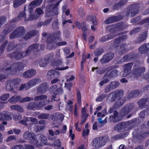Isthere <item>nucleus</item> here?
Wrapping results in <instances>:
<instances>
[{
  "label": "nucleus",
  "mask_w": 149,
  "mask_h": 149,
  "mask_svg": "<svg viewBox=\"0 0 149 149\" xmlns=\"http://www.w3.org/2000/svg\"><path fill=\"white\" fill-rule=\"evenodd\" d=\"M78 13L79 15L81 16H82L84 15V12L82 8H79L78 10Z\"/></svg>",
  "instance_id": "c85d7f7f"
},
{
  "label": "nucleus",
  "mask_w": 149,
  "mask_h": 149,
  "mask_svg": "<svg viewBox=\"0 0 149 149\" xmlns=\"http://www.w3.org/2000/svg\"><path fill=\"white\" fill-rule=\"evenodd\" d=\"M77 99L78 103L80 105L81 104V95L79 91H78L77 92Z\"/></svg>",
  "instance_id": "bb28decb"
},
{
  "label": "nucleus",
  "mask_w": 149,
  "mask_h": 149,
  "mask_svg": "<svg viewBox=\"0 0 149 149\" xmlns=\"http://www.w3.org/2000/svg\"><path fill=\"white\" fill-rule=\"evenodd\" d=\"M89 132V130L88 129L84 130L83 131L82 135L83 136H87Z\"/></svg>",
  "instance_id": "e433bc0d"
},
{
  "label": "nucleus",
  "mask_w": 149,
  "mask_h": 149,
  "mask_svg": "<svg viewBox=\"0 0 149 149\" xmlns=\"http://www.w3.org/2000/svg\"><path fill=\"white\" fill-rule=\"evenodd\" d=\"M114 57L113 54L110 53L104 55L100 60L102 63H107L111 60Z\"/></svg>",
  "instance_id": "0eeeda50"
},
{
  "label": "nucleus",
  "mask_w": 149,
  "mask_h": 149,
  "mask_svg": "<svg viewBox=\"0 0 149 149\" xmlns=\"http://www.w3.org/2000/svg\"><path fill=\"white\" fill-rule=\"evenodd\" d=\"M106 109H104L101 112H100L98 113L97 114V116L99 117H103L105 116L106 114Z\"/></svg>",
  "instance_id": "5701e85b"
},
{
  "label": "nucleus",
  "mask_w": 149,
  "mask_h": 149,
  "mask_svg": "<svg viewBox=\"0 0 149 149\" xmlns=\"http://www.w3.org/2000/svg\"><path fill=\"white\" fill-rule=\"evenodd\" d=\"M25 1L26 0H15L13 4L14 7H17L24 3Z\"/></svg>",
  "instance_id": "2eb2a0df"
},
{
  "label": "nucleus",
  "mask_w": 149,
  "mask_h": 149,
  "mask_svg": "<svg viewBox=\"0 0 149 149\" xmlns=\"http://www.w3.org/2000/svg\"><path fill=\"white\" fill-rule=\"evenodd\" d=\"M74 78H75V77L74 76H72L69 79H67V81H72V80H74Z\"/></svg>",
  "instance_id": "774afa93"
},
{
  "label": "nucleus",
  "mask_w": 149,
  "mask_h": 149,
  "mask_svg": "<svg viewBox=\"0 0 149 149\" xmlns=\"http://www.w3.org/2000/svg\"><path fill=\"white\" fill-rule=\"evenodd\" d=\"M112 88L111 86H107L105 88V91L106 92H108Z\"/></svg>",
  "instance_id": "3c124183"
},
{
  "label": "nucleus",
  "mask_w": 149,
  "mask_h": 149,
  "mask_svg": "<svg viewBox=\"0 0 149 149\" xmlns=\"http://www.w3.org/2000/svg\"><path fill=\"white\" fill-rule=\"evenodd\" d=\"M39 81L37 79H34L30 80L26 84L25 89L28 88L38 82Z\"/></svg>",
  "instance_id": "f8f14e48"
},
{
  "label": "nucleus",
  "mask_w": 149,
  "mask_h": 149,
  "mask_svg": "<svg viewBox=\"0 0 149 149\" xmlns=\"http://www.w3.org/2000/svg\"><path fill=\"white\" fill-rule=\"evenodd\" d=\"M34 49V45H32L29 47L26 51L25 53L21 52L18 53L16 54L15 57V59L17 60H19L23 58L25 56H27L31 52V50Z\"/></svg>",
  "instance_id": "39448f33"
},
{
  "label": "nucleus",
  "mask_w": 149,
  "mask_h": 149,
  "mask_svg": "<svg viewBox=\"0 0 149 149\" xmlns=\"http://www.w3.org/2000/svg\"><path fill=\"white\" fill-rule=\"evenodd\" d=\"M108 141L106 137H104L100 139L96 138L94 139L92 142L93 145L95 147H99L104 145Z\"/></svg>",
  "instance_id": "7ed1b4c3"
},
{
  "label": "nucleus",
  "mask_w": 149,
  "mask_h": 149,
  "mask_svg": "<svg viewBox=\"0 0 149 149\" xmlns=\"http://www.w3.org/2000/svg\"><path fill=\"white\" fill-rule=\"evenodd\" d=\"M56 141H57V143H54V145L55 146H60V141H59V139H58V140H57Z\"/></svg>",
  "instance_id": "e2e57ef3"
},
{
  "label": "nucleus",
  "mask_w": 149,
  "mask_h": 149,
  "mask_svg": "<svg viewBox=\"0 0 149 149\" xmlns=\"http://www.w3.org/2000/svg\"><path fill=\"white\" fill-rule=\"evenodd\" d=\"M98 121L99 123H100L102 124H104V121L102 120L101 118H99L98 120Z\"/></svg>",
  "instance_id": "69168bd1"
},
{
  "label": "nucleus",
  "mask_w": 149,
  "mask_h": 149,
  "mask_svg": "<svg viewBox=\"0 0 149 149\" xmlns=\"http://www.w3.org/2000/svg\"><path fill=\"white\" fill-rule=\"evenodd\" d=\"M34 148V147L32 146L26 145L25 148V149H33Z\"/></svg>",
  "instance_id": "864d4df0"
},
{
  "label": "nucleus",
  "mask_w": 149,
  "mask_h": 149,
  "mask_svg": "<svg viewBox=\"0 0 149 149\" xmlns=\"http://www.w3.org/2000/svg\"><path fill=\"white\" fill-rule=\"evenodd\" d=\"M20 82V80L19 79L8 81L6 87V90L8 91H11L13 89V86L19 83Z\"/></svg>",
  "instance_id": "423d86ee"
},
{
  "label": "nucleus",
  "mask_w": 149,
  "mask_h": 149,
  "mask_svg": "<svg viewBox=\"0 0 149 149\" xmlns=\"http://www.w3.org/2000/svg\"><path fill=\"white\" fill-rule=\"evenodd\" d=\"M36 73V71L33 70H29L25 72L22 74L23 77L25 78H29L34 76Z\"/></svg>",
  "instance_id": "9d476101"
},
{
  "label": "nucleus",
  "mask_w": 149,
  "mask_h": 149,
  "mask_svg": "<svg viewBox=\"0 0 149 149\" xmlns=\"http://www.w3.org/2000/svg\"><path fill=\"white\" fill-rule=\"evenodd\" d=\"M21 97L19 96H15L11 97L9 100V101L12 103H15L19 101Z\"/></svg>",
  "instance_id": "f3484780"
},
{
  "label": "nucleus",
  "mask_w": 149,
  "mask_h": 149,
  "mask_svg": "<svg viewBox=\"0 0 149 149\" xmlns=\"http://www.w3.org/2000/svg\"><path fill=\"white\" fill-rule=\"evenodd\" d=\"M47 96L45 95H42L40 96H37L34 98L35 101H39L47 98Z\"/></svg>",
  "instance_id": "4be33fe9"
},
{
  "label": "nucleus",
  "mask_w": 149,
  "mask_h": 149,
  "mask_svg": "<svg viewBox=\"0 0 149 149\" xmlns=\"http://www.w3.org/2000/svg\"><path fill=\"white\" fill-rule=\"evenodd\" d=\"M130 72L127 70L126 69H124L123 72V77H125L128 75L130 73Z\"/></svg>",
  "instance_id": "f704fd0d"
},
{
  "label": "nucleus",
  "mask_w": 149,
  "mask_h": 149,
  "mask_svg": "<svg viewBox=\"0 0 149 149\" xmlns=\"http://www.w3.org/2000/svg\"><path fill=\"white\" fill-rule=\"evenodd\" d=\"M22 68V63H15L11 67L7 69V70H10L11 74H14L19 72Z\"/></svg>",
  "instance_id": "20e7f679"
},
{
  "label": "nucleus",
  "mask_w": 149,
  "mask_h": 149,
  "mask_svg": "<svg viewBox=\"0 0 149 149\" xmlns=\"http://www.w3.org/2000/svg\"><path fill=\"white\" fill-rule=\"evenodd\" d=\"M42 0H37L32 2L31 4V6H38L40 5L42 2Z\"/></svg>",
  "instance_id": "b1692460"
},
{
  "label": "nucleus",
  "mask_w": 149,
  "mask_h": 149,
  "mask_svg": "<svg viewBox=\"0 0 149 149\" xmlns=\"http://www.w3.org/2000/svg\"><path fill=\"white\" fill-rule=\"evenodd\" d=\"M39 64L41 67H43L47 65V63L45 60H42L40 62Z\"/></svg>",
  "instance_id": "72a5a7b5"
},
{
  "label": "nucleus",
  "mask_w": 149,
  "mask_h": 149,
  "mask_svg": "<svg viewBox=\"0 0 149 149\" xmlns=\"http://www.w3.org/2000/svg\"><path fill=\"white\" fill-rule=\"evenodd\" d=\"M108 81V80L107 79H105L103 81L100 82L99 84L101 86H102L104 84L107 83Z\"/></svg>",
  "instance_id": "c03bdc74"
},
{
  "label": "nucleus",
  "mask_w": 149,
  "mask_h": 149,
  "mask_svg": "<svg viewBox=\"0 0 149 149\" xmlns=\"http://www.w3.org/2000/svg\"><path fill=\"white\" fill-rule=\"evenodd\" d=\"M72 22V21H71V20L70 19H69L64 21L63 22V24H65L67 23H71Z\"/></svg>",
  "instance_id": "bf43d9fd"
},
{
  "label": "nucleus",
  "mask_w": 149,
  "mask_h": 149,
  "mask_svg": "<svg viewBox=\"0 0 149 149\" xmlns=\"http://www.w3.org/2000/svg\"><path fill=\"white\" fill-rule=\"evenodd\" d=\"M119 85V83L117 81H113L111 83V86L112 89L115 88Z\"/></svg>",
  "instance_id": "393cba45"
},
{
  "label": "nucleus",
  "mask_w": 149,
  "mask_h": 149,
  "mask_svg": "<svg viewBox=\"0 0 149 149\" xmlns=\"http://www.w3.org/2000/svg\"><path fill=\"white\" fill-rule=\"evenodd\" d=\"M10 108L12 110H15L20 112H22L23 111L22 108L19 105H12L10 106Z\"/></svg>",
  "instance_id": "6ab92c4d"
},
{
  "label": "nucleus",
  "mask_w": 149,
  "mask_h": 149,
  "mask_svg": "<svg viewBox=\"0 0 149 149\" xmlns=\"http://www.w3.org/2000/svg\"><path fill=\"white\" fill-rule=\"evenodd\" d=\"M72 85V83L69 82L68 83L65 84V86L68 89H69L71 87Z\"/></svg>",
  "instance_id": "79ce46f5"
},
{
  "label": "nucleus",
  "mask_w": 149,
  "mask_h": 149,
  "mask_svg": "<svg viewBox=\"0 0 149 149\" xmlns=\"http://www.w3.org/2000/svg\"><path fill=\"white\" fill-rule=\"evenodd\" d=\"M86 58H85V55L84 54H83L82 55V61L81 62V67L82 66L83 64L85 62L86 60Z\"/></svg>",
  "instance_id": "37998d69"
},
{
  "label": "nucleus",
  "mask_w": 149,
  "mask_h": 149,
  "mask_svg": "<svg viewBox=\"0 0 149 149\" xmlns=\"http://www.w3.org/2000/svg\"><path fill=\"white\" fill-rule=\"evenodd\" d=\"M48 86V84L46 83H44L41 84L37 89L38 93H45Z\"/></svg>",
  "instance_id": "1a4fd4ad"
},
{
  "label": "nucleus",
  "mask_w": 149,
  "mask_h": 149,
  "mask_svg": "<svg viewBox=\"0 0 149 149\" xmlns=\"http://www.w3.org/2000/svg\"><path fill=\"white\" fill-rule=\"evenodd\" d=\"M56 45L59 46L65 45L66 44V42H58L56 43Z\"/></svg>",
  "instance_id": "de8ad7c7"
},
{
  "label": "nucleus",
  "mask_w": 149,
  "mask_h": 149,
  "mask_svg": "<svg viewBox=\"0 0 149 149\" xmlns=\"http://www.w3.org/2000/svg\"><path fill=\"white\" fill-rule=\"evenodd\" d=\"M27 120L28 121H31L33 123H35L37 122V120L36 119L31 117L27 118Z\"/></svg>",
  "instance_id": "c9c22d12"
},
{
  "label": "nucleus",
  "mask_w": 149,
  "mask_h": 149,
  "mask_svg": "<svg viewBox=\"0 0 149 149\" xmlns=\"http://www.w3.org/2000/svg\"><path fill=\"white\" fill-rule=\"evenodd\" d=\"M87 118V117H82V120L81 122V125L83 124L86 122Z\"/></svg>",
  "instance_id": "09e8293b"
},
{
  "label": "nucleus",
  "mask_w": 149,
  "mask_h": 149,
  "mask_svg": "<svg viewBox=\"0 0 149 149\" xmlns=\"http://www.w3.org/2000/svg\"><path fill=\"white\" fill-rule=\"evenodd\" d=\"M69 136L71 137L72 140H73L74 138V134L72 133V127L70 128L69 132Z\"/></svg>",
  "instance_id": "473e14b6"
},
{
  "label": "nucleus",
  "mask_w": 149,
  "mask_h": 149,
  "mask_svg": "<svg viewBox=\"0 0 149 149\" xmlns=\"http://www.w3.org/2000/svg\"><path fill=\"white\" fill-rule=\"evenodd\" d=\"M14 139V137L13 136H9L8 138L7 139V141L8 142Z\"/></svg>",
  "instance_id": "4d7b16f0"
},
{
  "label": "nucleus",
  "mask_w": 149,
  "mask_h": 149,
  "mask_svg": "<svg viewBox=\"0 0 149 149\" xmlns=\"http://www.w3.org/2000/svg\"><path fill=\"white\" fill-rule=\"evenodd\" d=\"M30 142L37 146H43L47 143L46 137L44 135H36L34 134H32Z\"/></svg>",
  "instance_id": "f257e3e1"
},
{
  "label": "nucleus",
  "mask_w": 149,
  "mask_h": 149,
  "mask_svg": "<svg viewBox=\"0 0 149 149\" xmlns=\"http://www.w3.org/2000/svg\"><path fill=\"white\" fill-rule=\"evenodd\" d=\"M132 66V63H128L125 65L124 66V69H126L127 70L130 72Z\"/></svg>",
  "instance_id": "a878e982"
},
{
  "label": "nucleus",
  "mask_w": 149,
  "mask_h": 149,
  "mask_svg": "<svg viewBox=\"0 0 149 149\" xmlns=\"http://www.w3.org/2000/svg\"><path fill=\"white\" fill-rule=\"evenodd\" d=\"M86 110L85 107H83L82 109L81 113L82 114V117H88V115L86 113Z\"/></svg>",
  "instance_id": "2f4dec72"
},
{
  "label": "nucleus",
  "mask_w": 149,
  "mask_h": 149,
  "mask_svg": "<svg viewBox=\"0 0 149 149\" xmlns=\"http://www.w3.org/2000/svg\"><path fill=\"white\" fill-rule=\"evenodd\" d=\"M23 101L25 102H28L33 100V98L29 97H26L23 99Z\"/></svg>",
  "instance_id": "49530a36"
},
{
  "label": "nucleus",
  "mask_w": 149,
  "mask_h": 149,
  "mask_svg": "<svg viewBox=\"0 0 149 149\" xmlns=\"http://www.w3.org/2000/svg\"><path fill=\"white\" fill-rule=\"evenodd\" d=\"M147 46V44L143 45L139 48V52L142 53H145L147 52V50L148 49L147 47H145L144 46Z\"/></svg>",
  "instance_id": "a211bd4d"
},
{
  "label": "nucleus",
  "mask_w": 149,
  "mask_h": 149,
  "mask_svg": "<svg viewBox=\"0 0 149 149\" xmlns=\"http://www.w3.org/2000/svg\"><path fill=\"white\" fill-rule=\"evenodd\" d=\"M12 149H23V148L20 145H17L13 147Z\"/></svg>",
  "instance_id": "ea45409f"
},
{
  "label": "nucleus",
  "mask_w": 149,
  "mask_h": 149,
  "mask_svg": "<svg viewBox=\"0 0 149 149\" xmlns=\"http://www.w3.org/2000/svg\"><path fill=\"white\" fill-rule=\"evenodd\" d=\"M125 124L124 123H119L117 125L118 126V129H120L122 128V126L125 125Z\"/></svg>",
  "instance_id": "6e6d98bb"
},
{
  "label": "nucleus",
  "mask_w": 149,
  "mask_h": 149,
  "mask_svg": "<svg viewBox=\"0 0 149 149\" xmlns=\"http://www.w3.org/2000/svg\"><path fill=\"white\" fill-rule=\"evenodd\" d=\"M76 24L77 25V27L79 28H81V24L80 23H79L78 22H76Z\"/></svg>",
  "instance_id": "338daca9"
},
{
  "label": "nucleus",
  "mask_w": 149,
  "mask_h": 149,
  "mask_svg": "<svg viewBox=\"0 0 149 149\" xmlns=\"http://www.w3.org/2000/svg\"><path fill=\"white\" fill-rule=\"evenodd\" d=\"M77 105H75V107L74 109V114L76 116H77L78 115V113H77Z\"/></svg>",
  "instance_id": "603ef678"
},
{
  "label": "nucleus",
  "mask_w": 149,
  "mask_h": 149,
  "mask_svg": "<svg viewBox=\"0 0 149 149\" xmlns=\"http://www.w3.org/2000/svg\"><path fill=\"white\" fill-rule=\"evenodd\" d=\"M88 20H90L92 22L93 24L95 25L97 24L96 19L94 16H88L87 17Z\"/></svg>",
  "instance_id": "aec40b11"
},
{
  "label": "nucleus",
  "mask_w": 149,
  "mask_h": 149,
  "mask_svg": "<svg viewBox=\"0 0 149 149\" xmlns=\"http://www.w3.org/2000/svg\"><path fill=\"white\" fill-rule=\"evenodd\" d=\"M97 122H95L94 123V124L93 125V129L94 130H96L97 129Z\"/></svg>",
  "instance_id": "13d9d810"
},
{
  "label": "nucleus",
  "mask_w": 149,
  "mask_h": 149,
  "mask_svg": "<svg viewBox=\"0 0 149 149\" xmlns=\"http://www.w3.org/2000/svg\"><path fill=\"white\" fill-rule=\"evenodd\" d=\"M36 12L39 15H41L43 13L42 10L40 8H38L36 9Z\"/></svg>",
  "instance_id": "a19ab883"
},
{
  "label": "nucleus",
  "mask_w": 149,
  "mask_h": 149,
  "mask_svg": "<svg viewBox=\"0 0 149 149\" xmlns=\"http://www.w3.org/2000/svg\"><path fill=\"white\" fill-rule=\"evenodd\" d=\"M53 108L52 105H49L46 107H45V109L47 110H50Z\"/></svg>",
  "instance_id": "5fc2aeb1"
},
{
  "label": "nucleus",
  "mask_w": 149,
  "mask_h": 149,
  "mask_svg": "<svg viewBox=\"0 0 149 149\" xmlns=\"http://www.w3.org/2000/svg\"><path fill=\"white\" fill-rule=\"evenodd\" d=\"M145 69L144 67H142L141 68L137 69L135 72V74H136L137 73H142L145 71Z\"/></svg>",
  "instance_id": "7c9ffc66"
},
{
  "label": "nucleus",
  "mask_w": 149,
  "mask_h": 149,
  "mask_svg": "<svg viewBox=\"0 0 149 149\" xmlns=\"http://www.w3.org/2000/svg\"><path fill=\"white\" fill-rule=\"evenodd\" d=\"M60 74L59 72L58 71L55 70H51L48 72L47 77L49 79L56 77L51 81V83L52 84H54L59 81V79L58 77L60 76Z\"/></svg>",
  "instance_id": "f03ea898"
},
{
  "label": "nucleus",
  "mask_w": 149,
  "mask_h": 149,
  "mask_svg": "<svg viewBox=\"0 0 149 149\" xmlns=\"http://www.w3.org/2000/svg\"><path fill=\"white\" fill-rule=\"evenodd\" d=\"M113 22L111 17L109 18L106 20L105 21V23L107 24H108L112 22Z\"/></svg>",
  "instance_id": "4c0bfd02"
},
{
  "label": "nucleus",
  "mask_w": 149,
  "mask_h": 149,
  "mask_svg": "<svg viewBox=\"0 0 149 149\" xmlns=\"http://www.w3.org/2000/svg\"><path fill=\"white\" fill-rule=\"evenodd\" d=\"M118 113L117 111H115L113 113V116H111L110 118V119H112V118H116V116L118 115Z\"/></svg>",
  "instance_id": "a18cd8bd"
},
{
  "label": "nucleus",
  "mask_w": 149,
  "mask_h": 149,
  "mask_svg": "<svg viewBox=\"0 0 149 149\" xmlns=\"http://www.w3.org/2000/svg\"><path fill=\"white\" fill-rule=\"evenodd\" d=\"M67 129V127L66 125H64L63 127V129L60 132L62 133H64L65 132Z\"/></svg>",
  "instance_id": "8fccbe9b"
},
{
  "label": "nucleus",
  "mask_w": 149,
  "mask_h": 149,
  "mask_svg": "<svg viewBox=\"0 0 149 149\" xmlns=\"http://www.w3.org/2000/svg\"><path fill=\"white\" fill-rule=\"evenodd\" d=\"M104 97H103L102 95L98 96L96 99V101L97 102L101 101L103 100Z\"/></svg>",
  "instance_id": "58836bf2"
},
{
  "label": "nucleus",
  "mask_w": 149,
  "mask_h": 149,
  "mask_svg": "<svg viewBox=\"0 0 149 149\" xmlns=\"http://www.w3.org/2000/svg\"><path fill=\"white\" fill-rule=\"evenodd\" d=\"M13 131H14V132L16 134H18L20 132V130H19L14 129Z\"/></svg>",
  "instance_id": "0e129e2a"
},
{
  "label": "nucleus",
  "mask_w": 149,
  "mask_h": 149,
  "mask_svg": "<svg viewBox=\"0 0 149 149\" xmlns=\"http://www.w3.org/2000/svg\"><path fill=\"white\" fill-rule=\"evenodd\" d=\"M50 88L53 92L56 95L58 94L61 93L62 92V88L60 87L57 88V86L56 85L53 86L51 87Z\"/></svg>",
  "instance_id": "9b49d317"
},
{
  "label": "nucleus",
  "mask_w": 149,
  "mask_h": 149,
  "mask_svg": "<svg viewBox=\"0 0 149 149\" xmlns=\"http://www.w3.org/2000/svg\"><path fill=\"white\" fill-rule=\"evenodd\" d=\"M94 39V37L93 36H91L89 38V41L90 42H92L93 41Z\"/></svg>",
  "instance_id": "052dcab7"
},
{
  "label": "nucleus",
  "mask_w": 149,
  "mask_h": 149,
  "mask_svg": "<svg viewBox=\"0 0 149 149\" xmlns=\"http://www.w3.org/2000/svg\"><path fill=\"white\" fill-rule=\"evenodd\" d=\"M32 134H31L29 132H26L24 134V139L29 140V141L32 136Z\"/></svg>",
  "instance_id": "412c9836"
},
{
  "label": "nucleus",
  "mask_w": 149,
  "mask_h": 149,
  "mask_svg": "<svg viewBox=\"0 0 149 149\" xmlns=\"http://www.w3.org/2000/svg\"><path fill=\"white\" fill-rule=\"evenodd\" d=\"M25 84H22L19 88V90L20 91L23 90L24 87H25Z\"/></svg>",
  "instance_id": "680f3d73"
},
{
  "label": "nucleus",
  "mask_w": 149,
  "mask_h": 149,
  "mask_svg": "<svg viewBox=\"0 0 149 149\" xmlns=\"http://www.w3.org/2000/svg\"><path fill=\"white\" fill-rule=\"evenodd\" d=\"M9 97V95L8 94H6L3 95L0 97V99L1 100L4 101L7 99Z\"/></svg>",
  "instance_id": "cd10ccee"
},
{
  "label": "nucleus",
  "mask_w": 149,
  "mask_h": 149,
  "mask_svg": "<svg viewBox=\"0 0 149 149\" xmlns=\"http://www.w3.org/2000/svg\"><path fill=\"white\" fill-rule=\"evenodd\" d=\"M10 119L9 116L6 112H3L0 114V120H9Z\"/></svg>",
  "instance_id": "4468645a"
},
{
  "label": "nucleus",
  "mask_w": 149,
  "mask_h": 149,
  "mask_svg": "<svg viewBox=\"0 0 149 149\" xmlns=\"http://www.w3.org/2000/svg\"><path fill=\"white\" fill-rule=\"evenodd\" d=\"M53 65L54 66V68L58 70H62L66 69L68 68V67H63L62 63L61 61H59L53 63Z\"/></svg>",
  "instance_id": "6e6552de"
},
{
  "label": "nucleus",
  "mask_w": 149,
  "mask_h": 149,
  "mask_svg": "<svg viewBox=\"0 0 149 149\" xmlns=\"http://www.w3.org/2000/svg\"><path fill=\"white\" fill-rule=\"evenodd\" d=\"M49 116V115L47 114H43L38 116V118L40 119H47Z\"/></svg>",
  "instance_id": "c756f323"
},
{
  "label": "nucleus",
  "mask_w": 149,
  "mask_h": 149,
  "mask_svg": "<svg viewBox=\"0 0 149 149\" xmlns=\"http://www.w3.org/2000/svg\"><path fill=\"white\" fill-rule=\"evenodd\" d=\"M73 101L71 100H69L68 101L66 105V108L67 109L70 111H72L73 109Z\"/></svg>",
  "instance_id": "dca6fc26"
},
{
  "label": "nucleus",
  "mask_w": 149,
  "mask_h": 149,
  "mask_svg": "<svg viewBox=\"0 0 149 149\" xmlns=\"http://www.w3.org/2000/svg\"><path fill=\"white\" fill-rule=\"evenodd\" d=\"M116 34H113L112 33L109 34L107 36H105L102 37L100 39V41L102 42H104L107 40L112 38L114 36H115Z\"/></svg>",
  "instance_id": "ddd939ff"
}]
</instances>
